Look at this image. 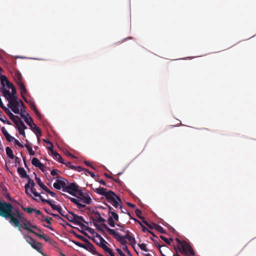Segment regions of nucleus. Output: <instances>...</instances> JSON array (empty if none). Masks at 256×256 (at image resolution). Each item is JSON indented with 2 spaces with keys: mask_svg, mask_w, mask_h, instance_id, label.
<instances>
[{
  "mask_svg": "<svg viewBox=\"0 0 256 256\" xmlns=\"http://www.w3.org/2000/svg\"><path fill=\"white\" fill-rule=\"evenodd\" d=\"M94 192L104 196H106V194L108 193V190H107L106 188L102 187L96 188V190H94Z\"/></svg>",
  "mask_w": 256,
  "mask_h": 256,
  "instance_id": "nucleus-26",
  "label": "nucleus"
},
{
  "mask_svg": "<svg viewBox=\"0 0 256 256\" xmlns=\"http://www.w3.org/2000/svg\"><path fill=\"white\" fill-rule=\"evenodd\" d=\"M73 242L76 246L80 247V248H85L84 247V244H82L78 242H76V241H73Z\"/></svg>",
  "mask_w": 256,
  "mask_h": 256,
  "instance_id": "nucleus-55",
  "label": "nucleus"
},
{
  "mask_svg": "<svg viewBox=\"0 0 256 256\" xmlns=\"http://www.w3.org/2000/svg\"><path fill=\"white\" fill-rule=\"evenodd\" d=\"M33 212H34L36 214V216L37 218H38V216L42 214V212L38 210H37V209H36V208H34V210Z\"/></svg>",
  "mask_w": 256,
  "mask_h": 256,
  "instance_id": "nucleus-59",
  "label": "nucleus"
},
{
  "mask_svg": "<svg viewBox=\"0 0 256 256\" xmlns=\"http://www.w3.org/2000/svg\"><path fill=\"white\" fill-rule=\"evenodd\" d=\"M108 243L106 242H102V244L100 245V247L102 248L106 252L108 253V254L112 256L114 254V253L112 252V250L110 249L106 245V244H108Z\"/></svg>",
  "mask_w": 256,
  "mask_h": 256,
  "instance_id": "nucleus-25",
  "label": "nucleus"
},
{
  "mask_svg": "<svg viewBox=\"0 0 256 256\" xmlns=\"http://www.w3.org/2000/svg\"><path fill=\"white\" fill-rule=\"evenodd\" d=\"M62 164H65L66 166L72 170H76L78 172H82L84 168L80 166H75L74 162L71 161H59Z\"/></svg>",
  "mask_w": 256,
  "mask_h": 256,
  "instance_id": "nucleus-14",
  "label": "nucleus"
},
{
  "mask_svg": "<svg viewBox=\"0 0 256 256\" xmlns=\"http://www.w3.org/2000/svg\"><path fill=\"white\" fill-rule=\"evenodd\" d=\"M0 120L3 122L4 124H6L8 125L12 124V123L8 120L7 118L4 114H0Z\"/></svg>",
  "mask_w": 256,
  "mask_h": 256,
  "instance_id": "nucleus-36",
  "label": "nucleus"
},
{
  "mask_svg": "<svg viewBox=\"0 0 256 256\" xmlns=\"http://www.w3.org/2000/svg\"><path fill=\"white\" fill-rule=\"evenodd\" d=\"M46 218H47V216H46L44 214L42 213V214L38 216V218L42 221H44Z\"/></svg>",
  "mask_w": 256,
  "mask_h": 256,
  "instance_id": "nucleus-64",
  "label": "nucleus"
},
{
  "mask_svg": "<svg viewBox=\"0 0 256 256\" xmlns=\"http://www.w3.org/2000/svg\"><path fill=\"white\" fill-rule=\"evenodd\" d=\"M5 109L6 110L4 112L6 114L9 116L10 118L14 122V124H16L17 120L18 118H20V117L18 116L14 115L8 108Z\"/></svg>",
  "mask_w": 256,
  "mask_h": 256,
  "instance_id": "nucleus-20",
  "label": "nucleus"
},
{
  "mask_svg": "<svg viewBox=\"0 0 256 256\" xmlns=\"http://www.w3.org/2000/svg\"><path fill=\"white\" fill-rule=\"evenodd\" d=\"M114 220H112V217H109L108 218V224L111 226V227H114L115 226V223H114Z\"/></svg>",
  "mask_w": 256,
  "mask_h": 256,
  "instance_id": "nucleus-41",
  "label": "nucleus"
},
{
  "mask_svg": "<svg viewBox=\"0 0 256 256\" xmlns=\"http://www.w3.org/2000/svg\"><path fill=\"white\" fill-rule=\"evenodd\" d=\"M52 220V218H46L44 221L46 222V223L50 225L52 224L50 220Z\"/></svg>",
  "mask_w": 256,
  "mask_h": 256,
  "instance_id": "nucleus-62",
  "label": "nucleus"
},
{
  "mask_svg": "<svg viewBox=\"0 0 256 256\" xmlns=\"http://www.w3.org/2000/svg\"><path fill=\"white\" fill-rule=\"evenodd\" d=\"M152 224L154 226V228L158 232H159L161 234H166V232L164 229V228L161 226H159L158 224H156L154 223H152Z\"/></svg>",
  "mask_w": 256,
  "mask_h": 256,
  "instance_id": "nucleus-32",
  "label": "nucleus"
},
{
  "mask_svg": "<svg viewBox=\"0 0 256 256\" xmlns=\"http://www.w3.org/2000/svg\"><path fill=\"white\" fill-rule=\"evenodd\" d=\"M26 240L28 243L32 247L36 250L38 252H41L42 248V244L36 242L34 238L30 236H24Z\"/></svg>",
  "mask_w": 256,
  "mask_h": 256,
  "instance_id": "nucleus-12",
  "label": "nucleus"
},
{
  "mask_svg": "<svg viewBox=\"0 0 256 256\" xmlns=\"http://www.w3.org/2000/svg\"><path fill=\"white\" fill-rule=\"evenodd\" d=\"M27 94H24L22 96H21L22 98L24 99V100L28 104H29L30 108L32 110H33L36 109L37 108L34 104V102L30 100H28L26 98V95Z\"/></svg>",
  "mask_w": 256,
  "mask_h": 256,
  "instance_id": "nucleus-21",
  "label": "nucleus"
},
{
  "mask_svg": "<svg viewBox=\"0 0 256 256\" xmlns=\"http://www.w3.org/2000/svg\"><path fill=\"white\" fill-rule=\"evenodd\" d=\"M6 140L9 142H11L12 141L14 140V138L12 136H11L9 134L6 135V136H5Z\"/></svg>",
  "mask_w": 256,
  "mask_h": 256,
  "instance_id": "nucleus-51",
  "label": "nucleus"
},
{
  "mask_svg": "<svg viewBox=\"0 0 256 256\" xmlns=\"http://www.w3.org/2000/svg\"><path fill=\"white\" fill-rule=\"evenodd\" d=\"M10 88L12 89V92L10 93V96H16V88L14 87V86L13 85L12 88Z\"/></svg>",
  "mask_w": 256,
  "mask_h": 256,
  "instance_id": "nucleus-43",
  "label": "nucleus"
},
{
  "mask_svg": "<svg viewBox=\"0 0 256 256\" xmlns=\"http://www.w3.org/2000/svg\"><path fill=\"white\" fill-rule=\"evenodd\" d=\"M116 252L118 253L120 256H126L122 251L120 248L116 249Z\"/></svg>",
  "mask_w": 256,
  "mask_h": 256,
  "instance_id": "nucleus-60",
  "label": "nucleus"
},
{
  "mask_svg": "<svg viewBox=\"0 0 256 256\" xmlns=\"http://www.w3.org/2000/svg\"><path fill=\"white\" fill-rule=\"evenodd\" d=\"M86 244H84V248L86 249V250L89 251L91 253H92L94 254H97V252L95 248L94 247V245L91 244L88 240L87 241V242H85Z\"/></svg>",
  "mask_w": 256,
  "mask_h": 256,
  "instance_id": "nucleus-19",
  "label": "nucleus"
},
{
  "mask_svg": "<svg viewBox=\"0 0 256 256\" xmlns=\"http://www.w3.org/2000/svg\"><path fill=\"white\" fill-rule=\"evenodd\" d=\"M160 238L163 240L166 243L168 244H169L170 245V240H172V241L173 240V239L172 238H170V240H168L166 238L164 237V236H160Z\"/></svg>",
  "mask_w": 256,
  "mask_h": 256,
  "instance_id": "nucleus-40",
  "label": "nucleus"
},
{
  "mask_svg": "<svg viewBox=\"0 0 256 256\" xmlns=\"http://www.w3.org/2000/svg\"><path fill=\"white\" fill-rule=\"evenodd\" d=\"M34 111L36 115V116L38 118L41 119L42 118V115L39 112V111L38 110L37 108L36 109H35L34 110Z\"/></svg>",
  "mask_w": 256,
  "mask_h": 256,
  "instance_id": "nucleus-48",
  "label": "nucleus"
},
{
  "mask_svg": "<svg viewBox=\"0 0 256 256\" xmlns=\"http://www.w3.org/2000/svg\"><path fill=\"white\" fill-rule=\"evenodd\" d=\"M135 213H136V216L138 218H140L141 220H144V218L140 216V214H142V211L140 209H138V208L136 209Z\"/></svg>",
  "mask_w": 256,
  "mask_h": 256,
  "instance_id": "nucleus-42",
  "label": "nucleus"
},
{
  "mask_svg": "<svg viewBox=\"0 0 256 256\" xmlns=\"http://www.w3.org/2000/svg\"><path fill=\"white\" fill-rule=\"evenodd\" d=\"M122 250L128 255L132 256L130 251L128 250L127 246H122Z\"/></svg>",
  "mask_w": 256,
  "mask_h": 256,
  "instance_id": "nucleus-58",
  "label": "nucleus"
},
{
  "mask_svg": "<svg viewBox=\"0 0 256 256\" xmlns=\"http://www.w3.org/2000/svg\"><path fill=\"white\" fill-rule=\"evenodd\" d=\"M34 195L36 197H38V199L34 198L36 201L40 202V200H41L42 202H46L50 206L53 210H56L58 212L60 210V209L62 208L59 205L56 206L52 202H54V201L44 198L40 194L36 192H34Z\"/></svg>",
  "mask_w": 256,
  "mask_h": 256,
  "instance_id": "nucleus-9",
  "label": "nucleus"
},
{
  "mask_svg": "<svg viewBox=\"0 0 256 256\" xmlns=\"http://www.w3.org/2000/svg\"><path fill=\"white\" fill-rule=\"evenodd\" d=\"M130 242H132V244H135L136 243V240L134 237L131 236H129V237L127 239Z\"/></svg>",
  "mask_w": 256,
  "mask_h": 256,
  "instance_id": "nucleus-45",
  "label": "nucleus"
},
{
  "mask_svg": "<svg viewBox=\"0 0 256 256\" xmlns=\"http://www.w3.org/2000/svg\"><path fill=\"white\" fill-rule=\"evenodd\" d=\"M48 144L50 145L51 148H49V154H51L54 158L57 159L58 160H62L61 156L58 154L53 149V146L52 142H46V141Z\"/></svg>",
  "mask_w": 256,
  "mask_h": 256,
  "instance_id": "nucleus-18",
  "label": "nucleus"
},
{
  "mask_svg": "<svg viewBox=\"0 0 256 256\" xmlns=\"http://www.w3.org/2000/svg\"><path fill=\"white\" fill-rule=\"evenodd\" d=\"M92 212L94 214L96 221L99 222H106V220L101 216L100 214L98 211H92Z\"/></svg>",
  "mask_w": 256,
  "mask_h": 256,
  "instance_id": "nucleus-27",
  "label": "nucleus"
},
{
  "mask_svg": "<svg viewBox=\"0 0 256 256\" xmlns=\"http://www.w3.org/2000/svg\"><path fill=\"white\" fill-rule=\"evenodd\" d=\"M14 80L20 90V95L22 96L24 94H27V90L23 82L22 75L20 72L16 73Z\"/></svg>",
  "mask_w": 256,
  "mask_h": 256,
  "instance_id": "nucleus-8",
  "label": "nucleus"
},
{
  "mask_svg": "<svg viewBox=\"0 0 256 256\" xmlns=\"http://www.w3.org/2000/svg\"><path fill=\"white\" fill-rule=\"evenodd\" d=\"M20 100L19 101H16L12 103V101L10 102V104H8V106L16 114L20 113L19 107L20 106Z\"/></svg>",
  "mask_w": 256,
  "mask_h": 256,
  "instance_id": "nucleus-16",
  "label": "nucleus"
},
{
  "mask_svg": "<svg viewBox=\"0 0 256 256\" xmlns=\"http://www.w3.org/2000/svg\"><path fill=\"white\" fill-rule=\"evenodd\" d=\"M152 241L154 242V245L158 247V248H159V250L160 251V248L162 247V246L158 244V242L156 240H154V238H150Z\"/></svg>",
  "mask_w": 256,
  "mask_h": 256,
  "instance_id": "nucleus-52",
  "label": "nucleus"
},
{
  "mask_svg": "<svg viewBox=\"0 0 256 256\" xmlns=\"http://www.w3.org/2000/svg\"><path fill=\"white\" fill-rule=\"evenodd\" d=\"M64 154L68 156V158H76V159H78L79 158L76 156H74L72 154H70L69 152L68 151H66L64 152Z\"/></svg>",
  "mask_w": 256,
  "mask_h": 256,
  "instance_id": "nucleus-39",
  "label": "nucleus"
},
{
  "mask_svg": "<svg viewBox=\"0 0 256 256\" xmlns=\"http://www.w3.org/2000/svg\"><path fill=\"white\" fill-rule=\"evenodd\" d=\"M6 150L8 156L11 159H13L14 156L13 154V152L12 149L10 147L8 146L6 148Z\"/></svg>",
  "mask_w": 256,
  "mask_h": 256,
  "instance_id": "nucleus-33",
  "label": "nucleus"
},
{
  "mask_svg": "<svg viewBox=\"0 0 256 256\" xmlns=\"http://www.w3.org/2000/svg\"><path fill=\"white\" fill-rule=\"evenodd\" d=\"M82 171H84L88 172L90 176L93 178H95V177L96 176L94 172L84 168V170H82Z\"/></svg>",
  "mask_w": 256,
  "mask_h": 256,
  "instance_id": "nucleus-44",
  "label": "nucleus"
},
{
  "mask_svg": "<svg viewBox=\"0 0 256 256\" xmlns=\"http://www.w3.org/2000/svg\"><path fill=\"white\" fill-rule=\"evenodd\" d=\"M24 130L25 129H20V128L18 129V132H19V134H22V136H23L24 137L26 136V134H25Z\"/></svg>",
  "mask_w": 256,
  "mask_h": 256,
  "instance_id": "nucleus-61",
  "label": "nucleus"
},
{
  "mask_svg": "<svg viewBox=\"0 0 256 256\" xmlns=\"http://www.w3.org/2000/svg\"><path fill=\"white\" fill-rule=\"evenodd\" d=\"M4 94H2L3 96H4L6 99L8 100V104H10V102H11L12 103L16 101H18V98L16 96H10V90H4Z\"/></svg>",
  "mask_w": 256,
  "mask_h": 256,
  "instance_id": "nucleus-17",
  "label": "nucleus"
},
{
  "mask_svg": "<svg viewBox=\"0 0 256 256\" xmlns=\"http://www.w3.org/2000/svg\"><path fill=\"white\" fill-rule=\"evenodd\" d=\"M139 247L142 250L144 251H145V252L148 251V250L147 249L145 244L142 243V244H139Z\"/></svg>",
  "mask_w": 256,
  "mask_h": 256,
  "instance_id": "nucleus-47",
  "label": "nucleus"
},
{
  "mask_svg": "<svg viewBox=\"0 0 256 256\" xmlns=\"http://www.w3.org/2000/svg\"><path fill=\"white\" fill-rule=\"evenodd\" d=\"M0 84L2 86L0 87V92H2V94H4V90H9L13 86V84L8 80L6 76L2 74L0 75Z\"/></svg>",
  "mask_w": 256,
  "mask_h": 256,
  "instance_id": "nucleus-10",
  "label": "nucleus"
},
{
  "mask_svg": "<svg viewBox=\"0 0 256 256\" xmlns=\"http://www.w3.org/2000/svg\"><path fill=\"white\" fill-rule=\"evenodd\" d=\"M18 172L22 178H29V176L26 174V171L23 168L19 167L18 168Z\"/></svg>",
  "mask_w": 256,
  "mask_h": 256,
  "instance_id": "nucleus-24",
  "label": "nucleus"
},
{
  "mask_svg": "<svg viewBox=\"0 0 256 256\" xmlns=\"http://www.w3.org/2000/svg\"><path fill=\"white\" fill-rule=\"evenodd\" d=\"M35 133L38 138L42 136V133L40 129L34 124H33V126L30 128Z\"/></svg>",
  "mask_w": 256,
  "mask_h": 256,
  "instance_id": "nucleus-23",
  "label": "nucleus"
},
{
  "mask_svg": "<svg viewBox=\"0 0 256 256\" xmlns=\"http://www.w3.org/2000/svg\"><path fill=\"white\" fill-rule=\"evenodd\" d=\"M14 208L12 205L5 201L0 200V216L12 218L11 212Z\"/></svg>",
  "mask_w": 256,
  "mask_h": 256,
  "instance_id": "nucleus-5",
  "label": "nucleus"
},
{
  "mask_svg": "<svg viewBox=\"0 0 256 256\" xmlns=\"http://www.w3.org/2000/svg\"><path fill=\"white\" fill-rule=\"evenodd\" d=\"M16 126L18 129H26L27 128L26 126L24 123V122L22 120L21 118H18L17 120L16 124H15Z\"/></svg>",
  "mask_w": 256,
  "mask_h": 256,
  "instance_id": "nucleus-29",
  "label": "nucleus"
},
{
  "mask_svg": "<svg viewBox=\"0 0 256 256\" xmlns=\"http://www.w3.org/2000/svg\"><path fill=\"white\" fill-rule=\"evenodd\" d=\"M142 220V222L144 223L148 228H149L150 229H152L154 227V226L152 224H150L146 220H144V218Z\"/></svg>",
  "mask_w": 256,
  "mask_h": 256,
  "instance_id": "nucleus-49",
  "label": "nucleus"
},
{
  "mask_svg": "<svg viewBox=\"0 0 256 256\" xmlns=\"http://www.w3.org/2000/svg\"><path fill=\"white\" fill-rule=\"evenodd\" d=\"M2 192L4 196L10 201H12V200L10 198V194L8 192V190L6 186L2 187Z\"/></svg>",
  "mask_w": 256,
  "mask_h": 256,
  "instance_id": "nucleus-31",
  "label": "nucleus"
},
{
  "mask_svg": "<svg viewBox=\"0 0 256 256\" xmlns=\"http://www.w3.org/2000/svg\"><path fill=\"white\" fill-rule=\"evenodd\" d=\"M25 146L27 148V150L28 152V153L30 156H34V154L35 152L32 150V147L30 145L28 144H25Z\"/></svg>",
  "mask_w": 256,
  "mask_h": 256,
  "instance_id": "nucleus-37",
  "label": "nucleus"
},
{
  "mask_svg": "<svg viewBox=\"0 0 256 256\" xmlns=\"http://www.w3.org/2000/svg\"><path fill=\"white\" fill-rule=\"evenodd\" d=\"M14 208L12 210L11 212L12 218L10 217H4L6 218H8L10 219V222L13 224L15 227H20L30 232H34L31 228L28 226L26 222H25L22 220L20 218V214L18 210H15L13 211Z\"/></svg>",
  "mask_w": 256,
  "mask_h": 256,
  "instance_id": "nucleus-1",
  "label": "nucleus"
},
{
  "mask_svg": "<svg viewBox=\"0 0 256 256\" xmlns=\"http://www.w3.org/2000/svg\"><path fill=\"white\" fill-rule=\"evenodd\" d=\"M176 240L178 244L176 247L182 254L187 256L194 255V251L188 242L185 240H180L178 238L176 239Z\"/></svg>",
  "mask_w": 256,
  "mask_h": 256,
  "instance_id": "nucleus-3",
  "label": "nucleus"
},
{
  "mask_svg": "<svg viewBox=\"0 0 256 256\" xmlns=\"http://www.w3.org/2000/svg\"><path fill=\"white\" fill-rule=\"evenodd\" d=\"M24 118V122L31 128L33 126V120L31 117L28 118L25 116Z\"/></svg>",
  "mask_w": 256,
  "mask_h": 256,
  "instance_id": "nucleus-34",
  "label": "nucleus"
},
{
  "mask_svg": "<svg viewBox=\"0 0 256 256\" xmlns=\"http://www.w3.org/2000/svg\"><path fill=\"white\" fill-rule=\"evenodd\" d=\"M73 242L76 246L80 247V248H85L84 247V244H82L78 242H76V241H73Z\"/></svg>",
  "mask_w": 256,
  "mask_h": 256,
  "instance_id": "nucleus-56",
  "label": "nucleus"
},
{
  "mask_svg": "<svg viewBox=\"0 0 256 256\" xmlns=\"http://www.w3.org/2000/svg\"><path fill=\"white\" fill-rule=\"evenodd\" d=\"M27 179H28V182L24 186L26 193L27 194L30 195V193L28 192L29 189L30 190V192L33 194L34 192H36V190L33 188L35 185V183L30 177L29 178H27Z\"/></svg>",
  "mask_w": 256,
  "mask_h": 256,
  "instance_id": "nucleus-15",
  "label": "nucleus"
},
{
  "mask_svg": "<svg viewBox=\"0 0 256 256\" xmlns=\"http://www.w3.org/2000/svg\"><path fill=\"white\" fill-rule=\"evenodd\" d=\"M45 192H46L48 194H50L52 197H55L56 196V193H54V192L50 190L48 188V190L46 189L45 190Z\"/></svg>",
  "mask_w": 256,
  "mask_h": 256,
  "instance_id": "nucleus-54",
  "label": "nucleus"
},
{
  "mask_svg": "<svg viewBox=\"0 0 256 256\" xmlns=\"http://www.w3.org/2000/svg\"><path fill=\"white\" fill-rule=\"evenodd\" d=\"M76 194L78 195L76 198L68 197V198L76 205L78 208H81L86 206V204H82L80 202L88 204L91 203L92 199L88 193L84 192L81 190H80Z\"/></svg>",
  "mask_w": 256,
  "mask_h": 256,
  "instance_id": "nucleus-2",
  "label": "nucleus"
},
{
  "mask_svg": "<svg viewBox=\"0 0 256 256\" xmlns=\"http://www.w3.org/2000/svg\"><path fill=\"white\" fill-rule=\"evenodd\" d=\"M76 237L84 242H87L88 240L86 238L80 235H76Z\"/></svg>",
  "mask_w": 256,
  "mask_h": 256,
  "instance_id": "nucleus-57",
  "label": "nucleus"
},
{
  "mask_svg": "<svg viewBox=\"0 0 256 256\" xmlns=\"http://www.w3.org/2000/svg\"><path fill=\"white\" fill-rule=\"evenodd\" d=\"M36 178L38 184L42 188V190H44V191L46 189L48 190V188L41 181L40 179L39 178L36 176Z\"/></svg>",
  "mask_w": 256,
  "mask_h": 256,
  "instance_id": "nucleus-35",
  "label": "nucleus"
},
{
  "mask_svg": "<svg viewBox=\"0 0 256 256\" xmlns=\"http://www.w3.org/2000/svg\"><path fill=\"white\" fill-rule=\"evenodd\" d=\"M92 240L99 246L102 242L107 243V242L103 238L98 234H96V238H94Z\"/></svg>",
  "mask_w": 256,
  "mask_h": 256,
  "instance_id": "nucleus-22",
  "label": "nucleus"
},
{
  "mask_svg": "<svg viewBox=\"0 0 256 256\" xmlns=\"http://www.w3.org/2000/svg\"><path fill=\"white\" fill-rule=\"evenodd\" d=\"M12 142L16 145L18 146L20 148H22L24 147V146L22 144H20V142L18 140H16L14 138Z\"/></svg>",
  "mask_w": 256,
  "mask_h": 256,
  "instance_id": "nucleus-46",
  "label": "nucleus"
},
{
  "mask_svg": "<svg viewBox=\"0 0 256 256\" xmlns=\"http://www.w3.org/2000/svg\"><path fill=\"white\" fill-rule=\"evenodd\" d=\"M58 170L54 169L51 171L50 174L52 176H54L58 174Z\"/></svg>",
  "mask_w": 256,
  "mask_h": 256,
  "instance_id": "nucleus-63",
  "label": "nucleus"
},
{
  "mask_svg": "<svg viewBox=\"0 0 256 256\" xmlns=\"http://www.w3.org/2000/svg\"><path fill=\"white\" fill-rule=\"evenodd\" d=\"M106 194L105 197L107 201L111 203L115 208H118L120 206V208L122 210V212H123L122 210V206L120 204L122 203L120 198L118 196L116 195L114 192L110 190H108V193Z\"/></svg>",
  "mask_w": 256,
  "mask_h": 256,
  "instance_id": "nucleus-4",
  "label": "nucleus"
},
{
  "mask_svg": "<svg viewBox=\"0 0 256 256\" xmlns=\"http://www.w3.org/2000/svg\"><path fill=\"white\" fill-rule=\"evenodd\" d=\"M22 209H23V210H24V211L27 212L29 214L32 213L34 212V208H30V207L26 208H22Z\"/></svg>",
  "mask_w": 256,
  "mask_h": 256,
  "instance_id": "nucleus-53",
  "label": "nucleus"
},
{
  "mask_svg": "<svg viewBox=\"0 0 256 256\" xmlns=\"http://www.w3.org/2000/svg\"><path fill=\"white\" fill-rule=\"evenodd\" d=\"M102 226L107 230L110 235L112 236L117 241L119 242L122 245V246H126L127 242L126 240L122 238V236H120L118 233L116 232L114 230L109 228L104 224H102Z\"/></svg>",
  "mask_w": 256,
  "mask_h": 256,
  "instance_id": "nucleus-6",
  "label": "nucleus"
},
{
  "mask_svg": "<svg viewBox=\"0 0 256 256\" xmlns=\"http://www.w3.org/2000/svg\"><path fill=\"white\" fill-rule=\"evenodd\" d=\"M20 106H22V108L20 110V113L18 114H20L22 118H24V117H25V114L26 113V111L25 110V109L26 108V106L24 105V103L21 100H20Z\"/></svg>",
  "mask_w": 256,
  "mask_h": 256,
  "instance_id": "nucleus-30",
  "label": "nucleus"
},
{
  "mask_svg": "<svg viewBox=\"0 0 256 256\" xmlns=\"http://www.w3.org/2000/svg\"><path fill=\"white\" fill-rule=\"evenodd\" d=\"M69 213L70 214V215L65 216V218H66L70 222L80 226L81 228L86 227V226L82 222H86V221L84 220L82 216H78L72 212H69Z\"/></svg>",
  "mask_w": 256,
  "mask_h": 256,
  "instance_id": "nucleus-7",
  "label": "nucleus"
},
{
  "mask_svg": "<svg viewBox=\"0 0 256 256\" xmlns=\"http://www.w3.org/2000/svg\"><path fill=\"white\" fill-rule=\"evenodd\" d=\"M64 188L65 189L64 190V192H67L74 196H76V194L80 190V186L74 182H71L69 184L68 182Z\"/></svg>",
  "mask_w": 256,
  "mask_h": 256,
  "instance_id": "nucleus-11",
  "label": "nucleus"
},
{
  "mask_svg": "<svg viewBox=\"0 0 256 256\" xmlns=\"http://www.w3.org/2000/svg\"><path fill=\"white\" fill-rule=\"evenodd\" d=\"M32 165L38 168L42 172H44L45 166L40 161H32Z\"/></svg>",
  "mask_w": 256,
  "mask_h": 256,
  "instance_id": "nucleus-28",
  "label": "nucleus"
},
{
  "mask_svg": "<svg viewBox=\"0 0 256 256\" xmlns=\"http://www.w3.org/2000/svg\"><path fill=\"white\" fill-rule=\"evenodd\" d=\"M68 182L66 180L64 179L62 177H58L56 182L53 184L54 187L57 190H60L62 188V190L64 192V190L65 189Z\"/></svg>",
  "mask_w": 256,
  "mask_h": 256,
  "instance_id": "nucleus-13",
  "label": "nucleus"
},
{
  "mask_svg": "<svg viewBox=\"0 0 256 256\" xmlns=\"http://www.w3.org/2000/svg\"><path fill=\"white\" fill-rule=\"evenodd\" d=\"M111 216L109 217H112V220L118 221V214L114 211H110Z\"/></svg>",
  "mask_w": 256,
  "mask_h": 256,
  "instance_id": "nucleus-38",
  "label": "nucleus"
},
{
  "mask_svg": "<svg viewBox=\"0 0 256 256\" xmlns=\"http://www.w3.org/2000/svg\"><path fill=\"white\" fill-rule=\"evenodd\" d=\"M84 164H86V165L87 166H90L94 170H96L95 167L93 166L92 162H91L90 161H84Z\"/></svg>",
  "mask_w": 256,
  "mask_h": 256,
  "instance_id": "nucleus-50",
  "label": "nucleus"
}]
</instances>
